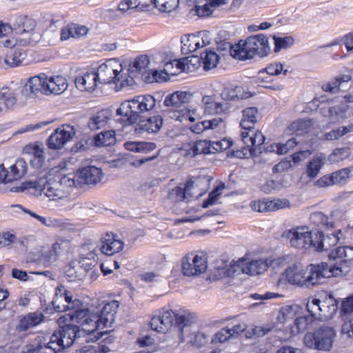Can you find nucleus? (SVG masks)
<instances>
[{"instance_id":"nucleus-1","label":"nucleus","mask_w":353,"mask_h":353,"mask_svg":"<svg viewBox=\"0 0 353 353\" xmlns=\"http://www.w3.org/2000/svg\"><path fill=\"white\" fill-rule=\"evenodd\" d=\"M329 259L335 261L333 265L321 263L311 264L305 270L301 263L288 266V283L296 285H314L322 279L338 276L348 272L353 261V247L342 246L329 254Z\"/></svg>"},{"instance_id":"nucleus-2","label":"nucleus","mask_w":353,"mask_h":353,"mask_svg":"<svg viewBox=\"0 0 353 353\" xmlns=\"http://www.w3.org/2000/svg\"><path fill=\"white\" fill-rule=\"evenodd\" d=\"M79 334V330L72 325H65L49 336H37L31 343L24 345L22 353H62L70 347Z\"/></svg>"},{"instance_id":"nucleus-3","label":"nucleus","mask_w":353,"mask_h":353,"mask_svg":"<svg viewBox=\"0 0 353 353\" xmlns=\"http://www.w3.org/2000/svg\"><path fill=\"white\" fill-rule=\"evenodd\" d=\"M25 190L36 196L43 194L52 201L61 199L68 194L65 190L60 188V183L57 181H50L46 170L40 172L35 180L27 181L21 185L14 188V191L19 192Z\"/></svg>"},{"instance_id":"nucleus-4","label":"nucleus","mask_w":353,"mask_h":353,"mask_svg":"<svg viewBox=\"0 0 353 353\" xmlns=\"http://www.w3.org/2000/svg\"><path fill=\"white\" fill-rule=\"evenodd\" d=\"M224 45L230 48L233 57L240 60L252 59L256 55L264 57L270 52L268 38L263 34L249 37L245 41L241 40L235 47L230 43Z\"/></svg>"},{"instance_id":"nucleus-5","label":"nucleus","mask_w":353,"mask_h":353,"mask_svg":"<svg viewBox=\"0 0 353 353\" xmlns=\"http://www.w3.org/2000/svg\"><path fill=\"white\" fill-rule=\"evenodd\" d=\"M155 105L156 100L152 95H139L121 103L117 110V114L124 117L131 125L138 122L141 114L152 110Z\"/></svg>"},{"instance_id":"nucleus-6","label":"nucleus","mask_w":353,"mask_h":353,"mask_svg":"<svg viewBox=\"0 0 353 353\" xmlns=\"http://www.w3.org/2000/svg\"><path fill=\"white\" fill-rule=\"evenodd\" d=\"M123 63L117 59H109L101 64L96 72L100 83H114L118 90L132 86L135 81L132 78H126V73H122Z\"/></svg>"},{"instance_id":"nucleus-7","label":"nucleus","mask_w":353,"mask_h":353,"mask_svg":"<svg viewBox=\"0 0 353 353\" xmlns=\"http://www.w3.org/2000/svg\"><path fill=\"white\" fill-rule=\"evenodd\" d=\"M335 336L336 332L332 327L322 326L313 333H307L303 340L307 347L329 351L332 347Z\"/></svg>"},{"instance_id":"nucleus-8","label":"nucleus","mask_w":353,"mask_h":353,"mask_svg":"<svg viewBox=\"0 0 353 353\" xmlns=\"http://www.w3.org/2000/svg\"><path fill=\"white\" fill-rule=\"evenodd\" d=\"M190 314L188 316H178L176 317V325L179 326V330L181 341H187L194 345L200 346L205 343L206 335L200 332L192 331Z\"/></svg>"},{"instance_id":"nucleus-9","label":"nucleus","mask_w":353,"mask_h":353,"mask_svg":"<svg viewBox=\"0 0 353 353\" xmlns=\"http://www.w3.org/2000/svg\"><path fill=\"white\" fill-rule=\"evenodd\" d=\"M191 94L186 92L176 91L165 97L163 101L165 106L170 108L174 114L172 119L180 120L186 114L185 105L190 100Z\"/></svg>"},{"instance_id":"nucleus-10","label":"nucleus","mask_w":353,"mask_h":353,"mask_svg":"<svg viewBox=\"0 0 353 353\" xmlns=\"http://www.w3.org/2000/svg\"><path fill=\"white\" fill-rule=\"evenodd\" d=\"M181 269L183 275L196 276L203 273L207 269V260L204 255L188 253L182 259Z\"/></svg>"},{"instance_id":"nucleus-11","label":"nucleus","mask_w":353,"mask_h":353,"mask_svg":"<svg viewBox=\"0 0 353 353\" xmlns=\"http://www.w3.org/2000/svg\"><path fill=\"white\" fill-rule=\"evenodd\" d=\"M178 316H188V314H180L172 310L163 308L158 315L152 318L150 321L151 328L158 332L165 333L172 326L174 321V325L179 329V326L176 325V317Z\"/></svg>"},{"instance_id":"nucleus-12","label":"nucleus","mask_w":353,"mask_h":353,"mask_svg":"<svg viewBox=\"0 0 353 353\" xmlns=\"http://www.w3.org/2000/svg\"><path fill=\"white\" fill-rule=\"evenodd\" d=\"M75 134V130L72 125H63L57 128L50 136L48 140L49 148L52 150L60 149L70 141Z\"/></svg>"},{"instance_id":"nucleus-13","label":"nucleus","mask_w":353,"mask_h":353,"mask_svg":"<svg viewBox=\"0 0 353 353\" xmlns=\"http://www.w3.org/2000/svg\"><path fill=\"white\" fill-rule=\"evenodd\" d=\"M288 241L291 246L296 248H305L307 246L314 247L312 234L305 227L288 230Z\"/></svg>"},{"instance_id":"nucleus-14","label":"nucleus","mask_w":353,"mask_h":353,"mask_svg":"<svg viewBox=\"0 0 353 353\" xmlns=\"http://www.w3.org/2000/svg\"><path fill=\"white\" fill-rule=\"evenodd\" d=\"M338 310V302L331 295L325 298L319 308L307 309V312L314 319L319 320L331 318Z\"/></svg>"},{"instance_id":"nucleus-15","label":"nucleus","mask_w":353,"mask_h":353,"mask_svg":"<svg viewBox=\"0 0 353 353\" xmlns=\"http://www.w3.org/2000/svg\"><path fill=\"white\" fill-rule=\"evenodd\" d=\"M103 176L100 168L92 165L81 168L77 174L81 185H96L101 181Z\"/></svg>"},{"instance_id":"nucleus-16","label":"nucleus","mask_w":353,"mask_h":353,"mask_svg":"<svg viewBox=\"0 0 353 353\" xmlns=\"http://www.w3.org/2000/svg\"><path fill=\"white\" fill-rule=\"evenodd\" d=\"M24 151L28 154V159L30 166L33 168L39 170L36 174L37 178H38V174L40 172L43 170L47 171L46 169L43 168V165L45 162V156L43 149L41 148L39 145H27L24 148Z\"/></svg>"},{"instance_id":"nucleus-17","label":"nucleus","mask_w":353,"mask_h":353,"mask_svg":"<svg viewBox=\"0 0 353 353\" xmlns=\"http://www.w3.org/2000/svg\"><path fill=\"white\" fill-rule=\"evenodd\" d=\"M119 307V301H112L105 303L101 309H98L96 311L101 321V323H103L105 327L112 326V323L114 322Z\"/></svg>"},{"instance_id":"nucleus-18","label":"nucleus","mask_w":353,"mask_h":353,"mask_svg":"<svg viewBox=\"0 0 353 353\" xmlns=\"http://www.w3.org/2000/svg\"><path fill=\"white\" fill-rule=\"evenodd\" d=\"M123 246V242L117 239L116 234L108 233L101 239V245L99 250L103 254L108 256H112L114 254L121 251Z\"/></svg>"},{"instance_id":"nucleus-19","label":"nucleus","mask_w":353,"mask_h":353,"mask_svg":"<svg viewBox=\"0 0 353 353\" xmlns=\"http://www.w3.org/2000/svg\"><path fill=\"white\" fill-rule=\"evenodd\" d=\"M46 79L47 75L44 73L30 78L24 85L23 92L31 97L38 93L46 94Z\"/></svg>"},{"instance_id":"nucleus-20","label":"nucleus","mask_w":353,"mask_h":353,"mask_svg":"<svg viewBox=\"0 0 353 353\" xmlns=\"http://www.w3.org/2000/svg\"><path fill=\"white\" fill-rule=\"evenodd\" d=\"M343 234L341 230H338L335 233L328 234L326 236H323L322 232L316 234V242L314 241V247L319 252L327 250L332 246L337 244L339 241L342 238Z\"/></svg>"},{"instance_id":"nucleus-21","label":"nucleus","mask_w":353,"mask_h":353,"mask_svg":"<svg viewBox=\"0 0 353 353\" xmlns=\"http://www.w3.org/2000/svg\"><path fill=\"white\" fill-rule=\"evenodd\" d=\"M101 321L96 311H92L90 312V314L82 321L81 325V330L80 329L79 326L76 325V327H77L79 330V334H78V336L75 338V340L77 338L81 337V332L91 334L96 330L105 328L103 323H101ZM72 325L75 326V325Z\"/></svg>"},{"instance_id":"nucleus-22","label":"nucleus","mask_w":353,"mask_h":353,"mask_svg":"<svg viewBox=\"0 0 353 353\" xmlns=\"http://www.w3.org/2000/svg\"><path fill=\"white\" fill-rule=\"evenodd\" d=\"M97 77L95 71L87 72L76 78V86L81 91L93 92L99 82Z\"/></svg>"},{"instance_id":"nucleus-23","label":"nucleus","mask_w":353,"mask_h":353,"mask_svg":"<svg viewBox=\"0 0 353 353\" xmlns=\"http://www.w3.org/2000/svg\"><path fill=\"white\" fill-rule=\"evenodd\" d=\"M44 315L41 312H30L22 317L16 327L18 332H26L43 321Z\"/></svg>"},{"instance_id":"nucleus-24","label":"nucleus","mask_w":353,"mask_h":353,"mask_svg":"<svg viewBox=\"0 0 353 353\" xmlns=\"http://www.w3.org/2000/svg\"><path fill=\"white\" fill-rule=\"evenodd\" d=\"M112 112L109 109H103L92 115L88 123L91 130H97L104 128L112 117Z\"/></svg>"},{"instance_id":"nucleus-25","label":"nucleus","mask_w":353,"mask_h":353,"mask_svg":"<svg viewBox=\"0 0 353 353\" xmlns=\"http://www.w3.org/2000/svg\"><path fill=\"white\" fill-rule=\"evenodd\" d=\"M68 88L67 80L62 76L48 77L46 83V94H60Z\"/></svg>"},{"instance_id":"nucleus-26","label":"nucleus","mask_w":353,"mask_h":353,"mask_svg":"<svg viewBox=\"0 0 353 353\" xmlns=\"http://www.w3.org/2000/svg\"><path fill=\"white\" fill-rule=\"evenodd\" d=\"M150 62V59L147 55L137 57L132 63L129 64L126 78H132L134 81V78L137 77L139 74L145 72Z\"/></svg>"},{"instance_id":"nucleus-27","label":"nucleus","mask_w":353,"mask_h":353,"mask_svg":"<svg viewBox=\"0 0 353 353\" xmlns=\"http://www.w3.org/2000/svg\"><path fill=\"white\" fill-rule=\"evenodd\" d=\"M17 103L14 91L9 88L0 89V116L12 108Z\"/></svg>"},{"instance_id":"nucleus-28","label":"nucleus","mask_w":353,"mask_h":353,"mask_svg":"<svg viewBox=\"0 0 353 353\" xmlns=\"http://www.w3.org/2000/svg\"><path fill=\"white\" fill-rule=\"evenodd\" d=\"M163 123V119L160 115H155L147 119L139 121V128L140 130L148 133H157L161 128Z\"/></svg>"},{"instance_id":"nucleus-29","label":"nucleus","mask_w":353,"mask_h":353,"mask_svg":"<svg viewBox=\"0 0 353 353\" xmlns=\"http://www.w3.org/2000/svg\"><path fill=\"white\" fill-rule=\"evenodd\" d=\"M205 104L204 112L208 114H219L225 112L229 109L227 103H219L212 100L210 97L205 96L202 99Z\"/></svg>"},{"instance_id":"nucleus-30","label":"nucleus","mask_w":353,"mask_h":353,"mask_svg":"<svg viewBox=\"0 0 353 353\" xmlns=\"http://www.w3.org/2000/svg\"><path fill=\"white\" fill-rule=\"evenodd\" d=\"M214 153L212 149V141L208 140H199L190 145V149L188 150L186 156L194 157L200 154Z\"/></svg>"},{"instance_id":"nucleus-31","label":"nucleus","mask_w":353,"mask_h":353,"mask_svg":"<svg viewBox=\"0 0 353 353\" xmlns=\"http://www.w3.org/2000/svg\"><path fill=\"white\" fill-rule=\"evenodd\" d=\"M268 266L269 263L267 260H252L242 268V271L243 273L252 276L259 275L263 273Z\"/></svg>"},{"instance_id":"nucleus-32","label":"nucleus","mask_w":353,"mask_h":353,"mask_svg":"<svg viewBox=\"0 0 353 353\" xmlns=\"http://www.w3.org/2000/svg\"><path fill=\"white\" fill-rule=\"evenodd\" d=\"M250 97L249 92H245L241 86L225 88L221 93V97L225 101L243 99Z\"/></svg>"},{"instance_id":"nucleus-33","label":"nucleus","mask_w":353,"mask_h":353,"mask_svg":"<svg viewBox=\"0 0 353 353\" xmlns=\"http://www.w3.org/2000/svg\"><path fill=\"white\" fill-rule=\"evenodd\" d=\"M242 119L240 125L243 130L254 128L257 121L258 110L254 107L247 108L242 111Z\"/></svg>"},{"instance_id":"nucleus-34","label":"nucleus","mask_w":353,"mask_h":353,"mask_svg":"<svg viewBox=\"0 0 353 353\" xmlns=\"http://www.w3.org/2000/svg\"><path fill=\"white\" fill-rule=\"evenodd\" d=\"M181 51L184 54L195 52L201 48L199 38L196 37V34L183 35L181 39Z\"/></svg>"},{"instance_id":"nucleus-35","label":"nucleus","mask_w":353,"mask_h":353,"mask_svg":"<svg viewBox=\"0 0 353 353\" xmlns=\"http://www.w3.org/2000/svg\"><path fill=\"white\" fill-rule=\"evenodd\" d=\"M65 302L66 304L61 305L59 304L58 300H53L52 304L57 312H65L67 310H74L77 306L81 304V301L78 299L72 300V293L68 291L63 296L61 295V303Z\"/></svg>"},{"instance_id":"nucleus-36","label":"nucleus","mask_w":353,"mask_h":353,"mask_svg":"<svg viewBox=\"0 0 353 353\" xmlns=\"http://www.w3.org/2000/svg\"><path fill=\"white\" fill-rule=\"evenodd\" d=\"M27 163L23 159H19L16 162L10 166L8 170V181L18 180L23 177L27 172Z\"/></svg>"},{"instance_id":"nucleus-37","label":"nucleus","mask_w":353,"mask_h":353,"mask_svg":"<svg viewBox=\"0 0 353 353\" xmlns=\"http://www.w3.org/2000/svg\"><path fill=\"white\" fill-rule=\"evenodd\" d=\"M26 57V52L21 48L10 49L7 52L4 61L6 65L10 67H16L21 64Z\"/></svg>"},{"instance_id":"nucleus-38","label":"nucleus","mask_w":353,"mask_h":353,"mask_svg":"<svg viewBox=\"0 0 353 353\" xmlns=\"http://www.w3.org/2000/svg\"><path fill=\"white\" fill-rule=\"evenodd\" d=\"M325 155L323 153L316 154L307 165V174L310 178L316 177L325 163Z\"/></svg>"},{"instance_id":"nucleus-39","label":"nucleus","mask_w":353,"mask_h":353,"mask_svg":"<svg viewBox=\"0 0 353 353\" xmlns=\"http://www.w3.org/2000/svg\"><path fill=\"white\" fill-rule=\"evenodd\" d=\"M65 274L69 282L81 281L85 278V272L79 268L77 261H72L65 266Z\"/></svg>"},{"instance_id":"nucleus-40","label":"nucleus","mask_w":353,"mask_h":353,"mask_svg":"<svg viewBox=\"0 0 353 353\" xmlns=\"http://www.w3.org/2000/svg\"><path fill=\"white\" fill-rule=\"evenodd\" d=\"M35 26L36 21L34 19L23 16L17 19V21L14 26V30L16 33L21 34L33 30Z\"/></svg>"},{"instance_id":"nucleus-41","label":"nucleus","mask_w":353,"mask_h":353,"mask_svg":"<svg viewBox=\"0 0 353 353\" xmlns=\"http://www.w3.org/2000/svg\"><path fill=\"white\" fill-rule=\"evenodd\" d=\"M93 141L97 147L113 145L116 141L115 132L114 130L101 132L94 137Z\"/></svg>"},{"instance_id":"nucleus-42","label":"nucleus","mask_w":353,"mask_h":353,"mask_svg":"<svg viewBox=\"0 0 353 353\" xmlns=\"http://www.w3.org/2000/svg\"><path fill=\"white\" fill-rule=\"evenodd\" d=\"M313 317L300 316L297 317L291 326L290 331L293 335L304 332L308 325L312 322Z\"/></svg>"},{"instance_id":"nucleus-43","label":"nucleus","mask_w":353,"mask_h":353,"mask_svg":"<svg viewBox=\"0 0 353 353\" xmlns=\"http://www.w3.org/2000/svg\"><path fill=\"white\" fill-rule=\"evenodd\" d=\"M79 268L85 272V277L90 272L91 274L96 272V267L97 265V259L94 256L92 258L81 257L79 261H77Z\"/></svg>"},{"instance_id":"nucleus-44","label":"nucleus","mask_w":353,"mask_h":353,"mask_svg":"<svg viewBox=\"0 0 353 353\" xmlns=\"http://www.w3.org/2000/svg\"><path fill=\"white\" fill-rule=\"evenodd\" d=\"M201 59L203 61L205 70H210L214 68L219 61V56L215 52L206 50L201 54Z\"/></svg>"},{"instance_id":"nucleus-45","label":"nucleus","mask_w":353,"mask_h":353,"mask_svg":"<svg viewBox=\"0 0 353 353\" xmlns=\"http://www.w3.org/2000/svg\"><path fill=\"white\" fill-rule=\"evenodd\" d=\"M311 126L312 121L310 119H299L293 122L288 129L298 135H301L307 132Z\"/></svg>"},{"instance_id":"nucleus-46","label":"nucleus","mask_w":353,"mask_h":353,"mask_svg":"<svg viewBox=\"0 0 353 353\" xmlns=\"http://www.w3.org/2000/svg\"><path fill=\"white\" fill-rule=\"evenodd\" d=\"M155 7L160 11L170 12L176 9L179 0H151Z\"/></svg>"},{"instance_id":"nucleus-47","label":"nucleus","mask_w":353,"mask_h":353,"mask_svg":"<svg viewBox=\"0 0 353 353\" xmlns=\"http://www.w3.org/2000/svg\"><path fill=\"white\" fill-rule=\"evenodd\" d=\"M193 181H189L186 183L185 186L183 188L181 187H177L174 188L173 190V192L176 194V201H184L192 197V194L190 193V192L193 188Z\"/></svg>"},{"instance_id":"nucleus-48","label":"nucleus","mask_w":353,"mask_h":353,"mask_svg":"<svg viewBox=\"0 0 353 353\" xmlns=\"http://www.w3.org/2000/svg\"><path fill=\"white\" fill-rule=\"evenodd\" d=\"M351 172L352 169L350 168H345L332 172V177L334 179L335 185L345 183L347 179L350 176Z\"/></svg>"},{"instance_id":"nucleus-49","label":"nucleus","mask_w":353,"mask_h":353,"mask_svg":"<svg viewBox=\"0 0 353 353\" xmlns=\"http://www.w3.org/2000/svg\"><path fill=\"white\" fill-rule=\"evenodd\" d=\"M12 207L16 208H19L21 210H22L23 212H25V213L30 215L31 216L35 218L36 219L39 221L45 226L53 227V226L55 225V223H54L56 221L55 220L52 221L51 219H46L45 217L41 216L36 214L35 212H32V211H31L30 210L24 208L21 205H13Z\"/></svg>"},{"instance_id":"nucleus-50","label":"nucleus","mask_w":353,"mask_h":353,"mask_svg":"<svg viewBox=\"0 0 353 353\" xmlns=\"http://www.w3.org/2000/svg\"><path fill=\"white\" fill-rule=\"evenodd\" d=\"M347 109L348 106L344 105L332 107L329 110L330 116L336 120L346 119Z\"/></svg>"},{"instance_id":"nucleus-51","label":"nucleus","mask_w":353,"mask_h":353,"mask_svg":"<svg viewBox=\"0 0 353 353\" xmlns=\"http://www.w3.org/2000/svg\"><path fill=\"white\" fill-rule=\"evenodd\" d=\"M285 187L283 181L276 180L268 181L261 186V190L266 194H271L274 191H278Z\"/></svg>"},{"instance_id":"nucleus-52","label":"nucleus","mask_w":353,"mask_h":353,"mask_svg":"<svg viewBox=\"0 0 353 353\" xmlns=\"http://www.w3.org/2000/svg\"><path fill=\"white\" fill-rule=\"evenodd\" d=\"M57 256L50 249L41 253L39 261L45 267H48L57 260Z\"/></svg>"},{"instance_id":"nucleus-53","label":"nucleus","mask_w":353,"mask_h":353,"mask_svg":"<svg viewBox=\"0 0 353 353\" xmlns=\"http://www.w3.org/2000/svg\"><path fill=\"white\" fill-rule=\"evenodd\" d=\"M57 183H60V188H71V187H78L81 185L79 179L78 177L72 176V175H65L62 176Z\"/></svg>"},{"instance_id":"nucleus-54","label":"nucleus","mask_w":353,"mask_h":353,"mask_svg":"<svg viewBox=\"0 0 353 353\" xmlns=\"http://www.w3.org/2000/svg\"><path fill=\"white\" fill-rule=\"evenodd\" d=\"M214 8L210 2L205 3L203 6H195L194 10L196 14L200 17H205L210 16L214 11Z\"/></svg>"},{"instance_id":"nucleus-55","label":"nucleus","mask_w":353,"mask_h":353,"mask_svg":"<svg viewBox=\"0 0 353 353\" xmlns=\"http://www.w3.org/2000/svg\"><path fill=\"white\" fill-rule=\"evenodd\" d=\"M139 3L137 0H122L118 5V10L122 12L134 10Z\"/></svg>"},{"instance_id":"nucleus-56","label":"nucleus","mask_w":353,"mask_h":353,"mask_svg":"<svg viewBox=\"0 0 353 353\" xmlns=\"http://www.w3.org/2000/svg\"><path fill=\"white\" fill-rule=\"evenodd\" d=\"M251 207L253 210L259 212H270V200H257L253 201Z\"/></svg>"},{"instance_id":"nucleus-57","label":"nucleus","mask_w":353,"mask_h":353,"mask_svg":"<svg viewBox=\"0 0 353 353\" xmlns=\"http://www.w3.org/2000/svg\"><path fill=\"white\" fill-rule=\"evenodd\" d=\"M348 157L345 148H338L334 150L329 156L328 159L331 163L339 162Z\"/></svg>"},{"instance_id":"nucleus-58","label":"nucleus","mask_w":353,"mask_h":353,"mask_svg":"<svg viewBox=\"0 0 353 353\" xmlns=\"http://www.w3.org/2000/svg\"><path fill=\"white\" fill-rule=\"evenodd\" d=\"M73 312L71 314V316L73 320H75L77 323L81 325V322L83 319H85L89 314L90 311L87 308H79V305L75 307V309L72 310Z\"/></svg>"},{"instance_id":"nucleus-59","label":"nucleus","mask_w":353,"mask_h":353,"mask_svg":"<svg viewBox=\"0 0 353 353\" xmlns=\"http://www.w3.org/2000/svg\"><path fill=\"white\" fill-rule=\"evenodd\" d=\"M283 65L280 63H273L268 65L264 70L259 72V74L262 77L264 73H267L270 75H278L283 71Z\"/></svg>"},{"instance_id":"nucleus-60","label":"nucleus","mask_w":353,"mask_h":353,"mask_svg":"<svg viewBox=\"0 0 353 353\" xmlns=\"http://www.w3.org/2000/svg\"><path fill=\"white\" fill-rule=\"evenodd\" d=\"M223 188V187H217L214 190H213L208 195V199L203 201V208H208L209 207L210 205H214L218 198L219 197V196L221 195V190H222Z\"/></svg>"},{"instance_id":"nucleus-61","label":"nucleus","mask_w":353,"mask_h":353,"mask_svg":"<svg viewBox=\"0 0 353 353\" xmlns=\"http://www.w3.org/2000/svg\"><path fill=\"white\" fill-rule=\"evenodd\" d=\"M252 142V145H253V150H256L257 147L261 145L265 141V136L260 131H255L254 128L251 130Z\"/></svg>"},{"instance_id":"nucleus-62","label":"nucleus","mask_w":353,"mask_h":353,"mask_svg":"<svg viewBox=\"0 0 353 353\" xmlns=\"http://www.w3.org/2000/svg\"><path fill=\"white\" fill-rule=\"evenodd\" d=\"M212 143V149L214 153L225 150L231 147L232 142L226 139H223L219 141H214Z\"/></svg>"},{"instance_id":"nucleus-63","label":"nucleus","mask_w":353,"mask_h":353,"mask_svg":"<svg viewBox=\"0 0 353 353\" xmlns=\"http://www.w3.org/2000/svg\"><path fill=\"white\" fill-rule=\"evenodd\" d=\"M16 240V236L8 232L0 234V248L8 246Z\"/></svg>"},{"instance_id":"nucleus-64","label":"nucleus","mask_w":353,"mask_h":353,"mask_svg":"<svg viewBox=\"0 0 353 353\" xmlns=\"http://www.w3.org/2000/svg\"><path fill=\"white\" fill-rule=\"evenodd\" d=\"M230 337H232L230 331L229 330V327H226L222 328L215 334L213 341L215 342L223 343Z\"/></svg>"}]
</instances>
